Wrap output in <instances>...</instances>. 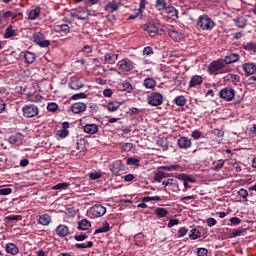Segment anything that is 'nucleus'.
<instances>
[{"mask_svg": "<svg viewBox=\"0 0 256 256\" xmlns=\"http://www.w3.org/2000/svg\"><path fill=\"white\" fill-rule=\"evenodd\" d=\"M143 30L146 31L150 37H155L159 33V28L153 22H148L143 25Z\"/></svg>", "mask_w": 256, "mask_h": 256, "instance_id": "nucleus-10", "label": "nucleus"}, {"mask_svg": "<svg viewBox=\"0 0 256 256\" xmlns=\"http://www.w3.org/2000/svg\"><path fill=\"white\" fill-rule=\"evenodd\" d=\"M225 67H227V64H225V61L223 59H218L213 61L209 67V73L210 75H217L218 71H225Z\"/></svg>", "mask_w": 256, "mask_h": 256, "instance_id": "nucleus-2", "label": "nucleus"}, {"mask_svg": "<svg viewBox=\"0 0 256 256\" xmlns=\"http://www.w3.org/2000/svg\"><path fill=\"white\" fill-rule=\"evenodd\" d=\"M243 233H245V230H234L232 233H230L229 238L233 239L235 237H241V235H243Z\"/></svg>", "mask_w": 256, "mask_h": 256, "instance_id": "nucleus-44", "label": "nucleus"}, {"mask_svg": "<svg viewBox=\"0 0 256 256\" xmlns=\"http://www.w3.org/2000/svg\"><path fill=\"white\" fill-rule=\"evenodd\" d=\"M206 223L209 227H215V225H217V220H215V218H208Z\"/></svg>", "mask_w": 256, "mask_h": 256, "instance_id": "nucleus-58", "label": "nucleus"}, {"mask_svg": "<svg viewBox=\"0 0 256 256\" xmlns=\"http://www.w3.org/2000/svg\"><path fill=\"white\" fill-rule=\"evenodd\" d=\"M119 10V4L113 0L111 2H108L105 6V11H108L109 13H114V11Z\"/></svg>", "mask_w": 256, "mask_h": 256, "instance_id": "nucleus-18", "label": "nucleus"}, {"mask_svg": "<svg viewBox=\"0 0 256 256\" xmlns=\"http://www.w3.org/2000/svg\"><path fill=\"white\" fill-rule=\"evenodd\" d=\"M220 97L224 99V101H233L235 98V90L231 87L223 88L220 91Z\"/></svg>", "mask_w": 256, "mask_h": 256, "instance_id": "nucleus-7", "label": "nucleus"}, {"mask_svg": "<svg viewBox=\"0 0 256 256\" xmlns=\"http://www.w3.org/2000/svg\"><path fill=\"white\" fill-rule=\"evenodd\" d=\"M39 225L47 226L51 223V216L49 214H43L38 218Z\"/></svg>", "mask_w": 256, "mask_h": 256, "instance_id": "nucleus-26", "label": "nucleus"}, {"mask_svg": "<svg viewBox=\"0 0 256 256\" xmlns=\"http://www.w3.org/2000/svg\"><path fill=\"white\" fill-rule=\"evenodd\" d=\"M6 253H9L10 255H17L19 253V247L13 243L6 244Z\"/></svg>", "mask_w": 256, "mask_h": 256, "instance_id": "nucleus-20", "label": "nucleus"}, {"mask_svg": "<svg viewBox=\"0 0 256 256\" xmlns=\"http://www.w3.org/2000/svg\"><path fill=\"white\" fill-rule=\"evenodd\" d=\"M76 249H91L93 247V243L88 241L87 244H75Z\"/></svg>", "mask_w": 256, "mask_h": 256, "instance_id": "nucleus-40", "label": "nucleus"}, {"mask_svg": "<svg viewBox=\"0 0 256 256\" xmlns=\"http://www.w3.org/2000/svg\"><path fill=\"white\" fill-rule=\"evenodd\" d=\"M238 195L240 197H242L243 199H245V201H247V197H249V192L243 188H241L239 191H238Z\"/></svg>", "mask_w": 256, "mask_h": 256, "instance_id": "nucleus-51", "label": "nucleus"}, {"mask_svg": "<svg viewBox=\"0 0 256 256\" xmlns=\"http://www.w3.org/2000/svg\"><path fill=\"white\" fill-rule=\"evenodd\" d=\"M127 165H135L136 167H139V159L130 157L127 159Z\"/></svg>", "mask_w": 256, "mask_h": 256, "instance_id": "nucleus-47", "label": "nucleus"}, {"mask_svg": "<svg viewBox=\"0 0 256 256\" xmlns=\"http://www.w3.org/2000/svg\"><path fill=\"white\" fill-rule=\"evenodd\" d=\"M201 83H203V77L195 75L191 78L189 87H197V85H201Z\"/></svg>", "mask_w": 256, "mask_h": 256, "instance_id": "nucleus-28", "label": "nucleus"}, {"mask_svg": "<svg viewBox=\"0 0 256 256\" xmlns=\"http://www.w3.org/2000/svg\"><path fill=\"white\" fill-rule=\"evenodd\" d=\"M23 216L21 215H9L4 218V221H22Z\"/></svg>", "mask_w": 256, "mask_h": 256, "instance_id": "nucleus-38", "label": "nucleus"}, {"mask_svg": "<svg viewBox=\"0 0 256 256\" xmlns=\"http://www.w3.org/2000/svg\"><path fill=\"white\" fill-rule=\"evenodd\" d=\"M223 165H225V160H219L212 169L213 171H221V169H223Z\"/></svg>", "mask_w": 256, "mask_h": 256, "instance_id": "nucleus-48", "label": "nucleus"}, {"mask_svg": "<svg viewBox=\"0 0 256 256\" xmlns=\"http://www.w3.org/2000/svg\"><path fill=\"white\" fill-rule=\"evenodd\" d=\"M121 107V103L119 102H109L107 104V110L113 113L114 111H117L118 108Z\"/></svg>", "mask_w": 256, "mask_h": 256, "instance_id": "nucleus-33", "label": "nucleus"}, {"mask_svg": "<svg viewBox=\"0 0 256 256\" xmlns=\"http://www.w3.org/2000/svg\"><path fill=\"white\" fill-rule=\"evenodd\" d=\"M161 169H163L164 171H175L179 169V165L162 166Z\"/></svg>", "mask_w": 256, "mask_h": 256, "instance_id": "nucleus-54", "label": "nucleus"}, {"mask_svg": "<svg viewBox=\"0 0 256 256\" xmlns=\"http://www.w3.org/2000/svg\"><path fill=\"white\" fill-rule=\"evenodd\" d=\"M230 223L232 225H240L241 219L239 217H232V218H230Z\"/></svg>", "mask_w": 256, "mask_h": 256, "instance_id": "nucleus-59", "label": "nucleus"}, {"mask_svg": "<svg viewBox=\"0 0 256 256\" xmlns=\"http://www.w3.org/2000/svg\"><path fill=\"white\" fill-rule=\"evenodd\" d=\"M145 5H147L146 0H140L139 9L137 10L138 13H142L143 9H145Z\"/></svg>", "mask_w": 256, "mask_h": 256, "instance_id": "nucleus-62", "label": "nucleus"}, {"mask_svg": "<svg viewBox=\"0 0 256 256\" xmlns=\"http://www.w3.org/2000/svg\"><path fill=\"white\" fill-rule=\"evenodd\" d=\"M149 105L152 107H159V105H163V95L158 92H152L149 96Z\"/></svg>", "mask_w": 256, "mask_h": 256, "instance_id": "nucleus-5", "label": "nucleus"}, {"mask_svg": "<svg viewBox=\"0 0 256 256\" xmlns=\"http://www.w3.org/2000/svg\"><path fill=\"white\" fill-rule=\"evenodd\" d=\"M209 253V250H207V248H199L197 250V255L198 256H207Z\"/></svg>", "mask_w": 256, "mask_h": 256, "instance_id": "nucleus-55", "label": "nucleus"}, {"mask_svg": "<svg viewBox=\"0 0 256 256\" xmlns=\"http://www.w3.org/2000/svg\"><path fill=\"white\" fill-rule=\"evenodd\" d=\"M90 212L92 213L93 217H103V215L107 213V208L101 206L100 204H96L90 208Z\"/></svg>", "mask_w": 256, "mask_h": 256, "instance_id": "nucleus-9", "label": "nucleus"}, {"mask_svg": "<svg viewBox=\"0 0 256 256\" xmlns=\"http://www.w3.org/2000/svg\"><path fill=\"white\" fill-rule=\"evenodd\" d=\"M22 112L24 117H28V118L37 117V115H39V108L33 104L25 105L22 108Z\"/></svg>", "mask_w": 256, "mask_h": 256, "instance_id": "nucleus-4", "label": "nucleus"}, {"mask_svg": "<svg viewBox=\"0 0 256 256\" xmlns=\"http://www.w3.org/2000/svg\"><path fill=\"white\" fill-rule=\"evenodd\" d=\"M243 71H245V73H247L248 75H253V73L256 72V65L253 63H245L242 66Z\"/></svg>", "mask_w": 256, "mask_h": 256, "instance_id": "nucleus-19", "label": "nucleus"}, {"mask_svg": "<svg viewBox=\"0 0 256 256\" xmlns=\"http://www.w3.org/2000/svg\"><path fill=\"white\" fill-rule=\"evenodd\" d=\"M244 49H245V51H253L255 53L256 44L253 42L247 43L246 45H244Z\"/></svg>", "mask_w": 256, "mask_h": 256, "instance_id": "nucleus-42", "label": "nucleus"}, {"mask_svg": "<svg viewBox=\"0 0 256 256\" xmlns=\"http://www.w3.org/2000/svg\"><path fill=\"white\" fill-rule=\"evenodd\" d=\"M155 7L158 11H165L167 8V2L165 0H156Z\"/></svg>", "mask_w": 256, "mask_h": 256, "instance_id": "nucleus-35", "label": "nucleus"}, {"mask_svg": "<svg viewBox=\"0 0 256 256\" xmlns=\"http://www.w3.org/2000/svg\"><path fill=\"white\" fill-rule=\"evenodd\" d=\"M32 40L36 45H39V47L45 48L49 47L51 45V41L45 39V34L41 32H36L32 36Z\"/></svg>", "mask_w": 256, "mask_h": 256, "instance_id": "nucleus-3", "label": "nucleus"}, {"mask_svg": "<svg viewBox=\"0 0 256 256\" xmlns=\"http://www.w3.org/2000/svg\"><path fill=\"white\" fill-rule=\"evenodd\" d=\"M11 193H13V189L11 188L0 189V195H11Z\"/></svg>", "mask_w": 256, "mask_h": 256, "instance_id": "nucleus-57", "label": "nucleus"}, {"mask_svg": "<svg viewBox=\"0 0 256 256\" xmlns=\"http://www.w3.org/2000/svg\"><path fill=\"white\" fill-rule=\"evenodd\" d=\"M215 27V22L212 21L207 15L199 16L197 21V28L202 31H211Z\"/></svg>", "mask_w": 256, "mask_h": 256, "instance_id": "nucleus-1", "label": "nucleus"}, {"mask_svg": "<svg viewBox=\"0 0 256 256\" xmlns=\"http://www.w3.org/2000/svg\"><path fill=\"white\" fill-rule=\"evenodd\" d=\"M47 109H48V111H51L52 113H55V111L57 109H59V105H57V103H55V102H51V103H48Z\"/></svg>", "mask_w": 256, "mask_h": 256, "instance_id": "nucleus-43", "label": "nucleus"}, {"mask_svg": "<svg viewBox=\"0 0 256 256\" xmlns=\"http://www.w3.org/2000/svg\"><path fill=\"white\" fill-rule=\"evenodd\" d=\"M155 214L159 218H164V217H167L169 215V210H167L165 208H156L155 209Z\"/></svg>", "mask_w": 256, "mask_h": 256, "instance_id": "nucleus-31", "label": "nucleus"}, {"mask_svg": "<svg viewBox=\"0 0 256 256\" xmlns=\"http://www.w3.org/2000/svg\"><path fill=\"white\" fill-rule=\"evenodd\" d=\"M165 177H167V174H165V172H163V171H158V172L154 175V181H157L158 183H161L162 179H165Z\"/></svg>", "mask_w": 256, "mask_h": 256, "instance_id": "nucleus-37", "label": "nucleus"}, {"mask_svg": "<svg viewBox=\"0 0 256 256\" xmlns=\"http://www.w3.org/2000/svg\"><path fill=\"white\" fill-rule=\"evenodd\" d=\"M143 55H153V48L152 47H145L143 49Z\"/></svg>", "mask_w": 256, "mask_h": 256, "instance_id": "nucleus-60", "label": "nucleus"}, {"mask_svg": "<svg viewBox=\"0 0 256 256\" xmlns=\"http://www.w3.org/2000/svg\"><path fill=\"white\" fill-rule=\"evenodd\" d=\"M99 131V126L96 124H86L84 126V133H88V135H95Z\"/></svg>", "mask_w": 256, "mask_h": 256, "instance_id": "nucleus-16", "label": "nucleus"}, {"mask_svg": "<svg viewBox=\"0 0 256 256\" xmlns=\"http://www.w3.org/2000/svg\"><path fill=\"white\" fill-rule=\"evenodd\" d=\"M118 57L119 56L117 54L110 52V53L105 54L104 61H105V63H108L109 65H113L117 61Z\"/></svg>", "mask_w": 256, "mask_h": 256, "instance_id": "nucleus-17", "label": "nucleus"}, {"mask_svg": "<svg viewBox=\"0 0 256 256\" xmlns=\"http://www.w3.org/2000/svg\"><path fill=\"white\" fill-rule=\"evenodd\" d=\"M165 13H167V15H169V17H171V19H178L179 16L177 13V9H175V7L173 6H166L165 8Z\"/></svg>", "mask_w": 256, "mask_h": 256, "instance_id": "nucleus-23", "label": "nucleus"}, {"mask_svg": "<svg viewBox=\"0 0 256 256\" xmlns=\"http://www.w3.org/2000/svg\"><path fill=\"white\" fill-rule=\"evenodd\" d=\"M56 235H58V237H67V235H69V227H67L66 225L60 224L56 228Z\"/></svg>", "mask_w": 256, "mask_h": 256, "instance_id": "nucleus-15", "label": "nucleus"}, {"mask_svg": "<svg viewBox=\"0 0 256 256\" xmlns=\"http://www.w3.org/2000/svg\"><path fill=\"white\" fill-rule=\"evenodd\" d=\"M235 23L236 27H239L240 29H243L247 26V20L245 18H238Z\"/></svg>", "mask_w": 256, "mask_h": 256, "instance_id": "nucleus-39", "label": "nucleus"}, {"mask_svg": "<svg viewBox=\"0 0 256 256\" xmlns=\"http://www.w3.org/2000/svg\"><path fill=\"white\" fill-rule=\"evenodd\" d=\"M143 85L144 87H146V89H155V87L157 86V82L155 81V79L148 77L144 80Z\"/></svg>", "mask_w": 256, "mask_h": 256, "instance_id": "nucleus-27", "label": "nucleus"}, {"mask_svg": "<svg viewBox=\"0 0 256 256\" xmlns=\"http://www.w3.org/2000/svg\"><path fill=\"white\" fill-rule=\"evenodd\" d=\"M177 145L180 149H189L191 147V139L182 136L177 140Z\"/></svg>", "mask_w": 256, "mask_h": 256, "instance_id": "nucleus-12", "label": "nucleus"}, {"mask_svg": "<svg viewBox=\"0 0 256 256\" xmlns=\"http://www.w3.org/2000/svg\"><path fill=\"white\" fill-rule=\"evenodd\" d=\"M67 187H69V184L66 182L63 183H58L55 186L52 187V189H54V191H59L61 189H67Z\"/></svg>", "mask_w": 256, "mask_h": 256, "instance_id": "nucleus-41", "label": "nucleus"}, {"mask_svg": "<svg viewBox=\"0 0 256 256\" xmlns=\"http://www.w3.org/2000/svg\"><path fill=\"white\" fill-rule=\"evenodd\" d=\"M3 17H4V19H9V17H11L12 19H15V17H17V13L11 12V11H6L3 13Z\"/></svg>", "mask_w": 256, "mask_h": 256, "instance_id": "nucleus-53", "label": "nucleus"}, {"mask_svg": "<svg viewBox=\"0 0 256 256\" xmlns=\"http://www.w3.org/2000/svg\"><path fill=\"white\" fill-rule=\"evenodd\" d=\"M69 87L74 91H79V89H83V83H81L79 80L72 81L69 83Z\"/></svg>", "mask_w": 256, "mask_h": 256, "instance_id": "nucleus-32", "label": "nucleus"}, {"mask_svg": "<svg viewBox=\"0 0 256 256\" xmlns=\"http://www.w3.org/2000/svg\"><path fill=\"white\" fill-rule=\"evenodd\" d=\"M175 225H179V220L178 219H170L168 223V227H175Z\"/></svg>", "mask_w": 256, "mask_h": 256, "instance_id": "nucleus-64", "label": "nucleus"}, {"mask_svg": "<svg viewBox=\"0 0 256 256\" xmlns=\"http://www.w3.org/2000/svg\"><path fill=\"white\" fill-rule=\"evenodd\" d=\"M225 65H231V63H237L239 61V54L231 53L223 59Z\"/></svg>", "mask_w": 256, "mask_h": 256, "instance_id": "nucleus-14", "label": "nucleus"}, {"mask_svg": "<svg viewBox=\"0 0 256 256\" xmlns=\"http://www.w3.org/2000/svg\"><path fill=\"white\" fill-rule=\"evenodd\" d=\"M225 81H229L230 83H239V75H235V74H227L224 77Z\"/></svg>", "mask_w": 256, "mask_h": 256, "instance_id": "nucleus-34", "label": "nucleus"}, {"mask_svg": "<svg viewBox=\"0 0 256 256\" xmlns=\"http://www.w3.org/2000/svg\"><path fill=\"white\" fill-rule=\"evenodd\" d=\"M55 31L57 33H69V31H71V28H69V25L67 24H60L55 26Z\"/></svg>", "mask_w": 256, "mask_h": 256, "instance_id": "nucleus-30", "label": "nucleus"}, {"mask_svg": "<svg viewBox=\"0 0 256 256\" xmlns=\"http://www.w3.org/2000/svg\"><path fill=\"white\" fill-rule=\"evenodd\" d=\"M189 237L192 241H195V239H199L201 237V232L195 228H193L190 231Z\"/></svg>", "mask_w": 256, "mask_h": 256, "instance_id": "nucleus-36", "label": "nucleus"}, {"mask_svg": "<svg viewBox=\"0 0 256 256\" xmlns=\"http://www.w3.org/2000/svg\"><path fill=\"white\" fill-rule=\"evenodd\" d=\"M78 229L80 231H89L91 229V222L87 219H82L80 222H78Z\"/></svg>", "mask_w": 256, "mask_h": 256, "instance_id": "nucleus-21", "label": "nucleus"}, {"mask_svg": "<svg viewBox=\"0 0 256 256\" xmlns=\"http://www.w3.org/2000/svg\"><path fill=\"white\" fill-rule=\"evenodd\" d=\"M89 177L92 181H97V179H101L102 175L101 172H92L89 174Z\"/></svg>", "mask_w": 256, "mask_h": 256, "instance_id": "nucleus-50", "label": "nucleus"}, {"mask_svg": "<svg viewBox=\"0 0 256 256\" xmlns=\"http://www.w3.org/2000/svg\"><path fill=\"white\" fill-rule=\"evenodd\" d=\"M71 99L73 101H77V99H87V94L81 92V93H78V94H74L72 95Z\"/></svg>", "mask_w": 256, "mask_h": 256, "instance_id": "nucleus-46", "label": "nucleus"}, {"mask_svg": "<svg viewBox=\"0 0 256 256\" xmlns=\"http://www.w3.org/2000/svg\"><path fill=\"white\" fill-rule=\"evenodd\" d=\"M20 57H22L25 63H27L28 65L35 63V55L33 54V52H21Z\"/></svg>", "mask_w": 256, "mask_h": 256, "instance_id": "nucleus-13", "label": "nucleus"}, {"mask_svg": "<svg viewBox=\"0 0 256 256\" xmlns=\"http://www.w3.org/2000/svg\"><path fill=\"white\" fill-rule=\"evenodd\" d=\"M102 225V227L95 230L94 235H99V233H109V231H111V227H109V222L104 221Z\"/></svg>", "mask_w": 256, "mask_h": 256, "instance_id": "nucleus-25", "label": "nucleus"}, {"mask_svg": "<svg viewBox=\"0 0 256 256\" xmlns=\"http://www.w3.org/2000/svg\"><path fill=\"white\" fill-rule=\"evenodd\" d=\"M39 15H41V7H36L29 12L28 19H30V21H35Z\"/></svg>", "mask_w": 256, "mask_h": 256, "instance_id": "nucleus-22", "label": "nucleus"}, {"mask_svg": "<svg viewBox=\"0 0 256 256\" xmlns=\"http://www.w3.org/2000/svg\"><path fill=\"white\" fill-rule=\"evenodd\" d=\"M175 185H177V180L175 179H168L166 181V187H174Z\"/></svg>", "mask_w": 256, "mask_h": 256, "instance_id": "nucleus-61", "label": "nucleus"}, {"mask_svg": "<svg viewBox=\"0 0 256 256\" xmlns=\"http://www.w3.org/2000/svg\"><path fill=\"white\" fill-rule=\"evenodd\" d=\"M174 103L178 107H185V105H187V98H185V96H183V95L177 96L174 99Z\"/></svg>", "mask_w": 256, "mask_h": 256, "instance_id": "nucleus-29", "label": "nucleus"}, {"mask_svg": "<svg viewBox=\"0 0 256 256\" xmlns=\"http://www.w3.org/2000/svg\"><path fill=\"white\" fill-rule=\"evenodd\" d=\"M89 109H90V114L95 115V113L99 111V106L97 104H91Z\"/></svg>", "mask_w": 256, "mask_h": 256, "instance_id": "nucleus-56", "label": "nucleus"}, {"mask_svg": "<svg viewBox=\"0 0 256 256\" xmlns=\"http://www.w3.org/2000/svg\"><path fill=\"white\" fill-rule=\"evenodd\" d=\"M187 233H189V229H187V227H181L178 230V237H185Z\"/></svg>", "mask_w": 256, "mask_h": 256, "instance_id": "nucleus-52", "label": "nucleus"}, {"mask_svg": "<svg viewBox=\"0 0 256 256\" xmlns=\"http://www.w3.org/2000/svg\"><path fill=\"white\" fill-rule=\"evenodd\" d=\"M57 135L58 137H60V139H65V137L69 136V130H65L62 128L60 131H57Z\"/></svg>", "mask_w": 256, "mask_h": 256, "instance_id": "nucleus-45", "label": "nucleus"}, {"mask_svg": "<svg viewBox=\"0 0 256 256\" xmlns=\"http://www.w3.org/2000/svg\"><path fill=\"white\" fill-rule=\"evenodd\" d=\"M87 109V105L83 102H76L71 105V111L72 113H75L76 115L79 113H83Z\"/></svg>", "mask_w": 256, "mask_h": 256, "instance_id": "nucleus-11", "label": "nucleus"}, {"mask_svg": "<svg viewBox=\"0 0 256 256\" xmlns=\"http://www.w3.org/2000/svg\"><path fill=\"white\" fill-rule=\"evenodd\" d=\"M11 37H17V31L13 29V25H9L6 28L4 39H11Z\"/></svg>", "mask_w": 256, "mask_h": 256, "instance_id": "nucleus-24", "label": "nucleus"}, {"mask_svg": "<svg viewBox=\"0 0 256 256\" xmlns=\"http://www.w3.org/2000/svg\"><path fill=\"white\" fill-rule=\"evenodd\" d=\"M87 234H80V235H76L74 237L75 241H85V239H87Z\"/></svg>", "mask_w": 256, "mask_h": 256, "instance_id": "nucleus-63", "label": "nucleus"}, {"mask_svg": "<svg viewBox=\"0 0 256 256\" xmlns=\"http://www.w3.org/2000/svg\"><path fill=\"white\" fill-rule=\"evenodd\" d=\"M117 65H118L119 69H121L122 71H124L126 73H129V71H133V69H135V63H133V61H131L127 58L120 60Z\"/></svg>", "mask_w": 256, "mask_h": 256, "instance_id": "nucleus-6", "label": "nucleus"}, {"mask_svg": "<svg viewBox=\"0 0 256 256\" xmlns=\"http://www.w3.org/2000/svg\"><path fill=\"white\" fill-rule=\"evenodd\" d=\"M176 179H179V181H183V185L185 189H191V186H189V183H196L197 180L189 174H178L175 176Z\"/></svg>", "mask_w": 256, "mask_h": 256, "instance_id": "nucleus-8", "label": "nucleus"}, {"mask_svg": "<svg viewBox=\"0 0 256 256\" xmlns=\"http://www.w3.org/2000/svg\"><path fill=\"white\" fill-rule=\"evenodd\" d=\"M8 141L9 143H11V145H19V136L17 135L10 136Z\"/></svg>", "mask_w": 256, "mask_h": 256, "instance_id": "nucleus-49", "label": "nucleus"}]
</instances>
